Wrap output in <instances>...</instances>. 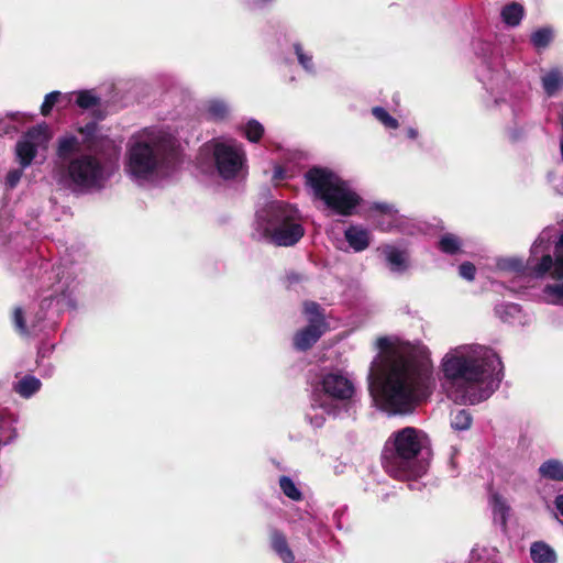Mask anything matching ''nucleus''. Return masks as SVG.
<instances>
[{"instance_id":"9","label":"nucleus","mask_w":563,"mask_h":563,"mask_svg":"<svg viewBox=\"0 0 563 563\" xmlns=\"http://www.w3.org/2000/svg\"><path fill=\"white\" fill-rule=\"evenodd\" d=\"M217 169L224 179L234 178L243 165L244 154L240 150L219 143L213 151Z\"/></svg>"},{"instance_id":"4","label":"nucleus","mask_w":563,"mask_h":563,"mask_svg":"<svg viewBox=\"0 0 563 563\" xmlns=\"http://www.w3.org/2000/svg\"><path fill=\"white\" fill-rule=\"evenodd\" d=\"M422 450L419 431L413 427H405L395 431L385 442L382 452V466L391 477L400 481L417 478L424 473L418 462Z\"/></svg>"},{"instance_id":"8","label":"nucleus","mask_w":563,"mask_h":563,"mask_svg":"<svg viewBox=\"0 0 563 563\" xmlns=\"http://www.w3.org/2000/svg\"><path fill=\"white\" fill-rule=\"evenodd\" d=\"M551 264L552 256L545 254L540 260L533 256H530L527 261L520 257L500 258L497 262V267L500 271L515 273L521 277L539 279L545 276Z\"/></svg>"},{"instance_id":"29","label":"nucleus","mask_w":563,"mask_h":563,"mask_svg":"<svg viewBox=\"0 0 563 563\" xmlns=\"http://www.w3.org/2000/svg\"><path fill=\"white\" fill-rule=\"evenodd\" d=\"M372 113L388 129H397L399 126L397 119L391 117L383 107H374Z\"/></svg>"},{"instance_id":"24","label":"nucleus","mask_w":563,"mask_h":563,"mask_svg":"<svg viewBox=\"0 0 563 563\" xmlns=\"http://www.w3.org/2000/svg\"><path fill=\"white\" fill-rule=\"evenodd\" d=\"M439 250L445 254L454 255L461 252V240L452 234V233H445L442 235L438 243Z\"/></svg>"},{"instance_id":"34","label":"nucleus","mask_w":563,"mask_h":563,"mask_svg":"<svg viewBox=\"0 0 563 563\" xmlns=\"http://www.w3.org/2000/svg\"><path fill=\"white\" fill-rule=\"evenodd\" d=\"M548 273L553 279L563 280V255L556 254L555 260L552 258Z\"/></svg>"},{"instance_id":"12","label":"nucleus","mask_w":563,"mask_h":563,"mask_svg":"<svg viewBox=\"0 0 563 563\" xmlns=\"http://www.w3.org/2000/svg\"><path fill=\"white\" fill-rule=\"evenodd\" d=\"M269 544L275 554L284 563L295 562V554L288 544V540L284 531L272 528L269 530Z\"/></svg>"},{"instance_id":"27","label":"nucleus","mask_w":563,"mask_h":563,"mask_svg":"<svg viewBox=\"0 0 563 563\" xmlns=\"http://www.w3.org/2000/svg\"><path fill=\"white\" fill-rule=\"evenodd\" d=\"M473 418L470 411L466 409L457 410L451 420V427L457 431L468 430L472 426Z\"/></svg>"},{"instance_id":"2","label":"nucleus","mask_w":563,"mask_h":563,"mask_svg":"<svg viewBox=\"0 0 563 563\" xmlns=\"http://www.w3.org/2000/svg\"><path fill=\"white\" fill-rule=\"evenodd\" d=\"M81 139L68 133L57 140L56 156L62 162L60 178L73 192L100 189L107 179L106 167L96 156L102 136L96 121L76 129Z\"/></svg>"},{"instance_id":"39","label":"nucleus","mask_w":563,"mask_h":563,"mask_svg":"<svg viewBox=\"0 0 563 563\" xmlns=\"http://www.w3.org/2000/svg\"><path fill=\"white\" fill-rule=\"evenodd\" d=\"M373 209L384 214H388L391 212V206H389L388 203H375Z\"/></svg>"},{"instance_id":"22","label":"nucleus","mask_w":563,"mask_h":563,"mask_svg":"<svg viewBox=\"0 0 563 563\" xmlns=\"http://www.w3.org/2000/svg\"><path fill=\"white\" fill-rule=\"evenodd\" d=\"M42 384L38 378L32 375H26L18 382L14 390L22 397L29 398L40 390Z\"/></svg>"},{"instance_id":"36","label":"nucleus","mask_w":563,"mask_h":563,"mask_svg":"<svg viewBox=\"0 0 563 563\" xmlns=\"http://www.w3.org/2000/svg\"><path fill=\"white\" fill-rule=\"evenodd\" d=\"M459 274L461 277L468 282H473L476 275V267L472 262H463L459 266Z\"/></svg>"},{"instance_id":"40","label":"nucleus","mask_w":563,"mask_h":563,"mask_svg":"<svg viewBox=\"0 0 563 563\" xmlns=\"http://www.w3.org/2000/svg\"><path fill=\"white\" fill-rule=\"evenodd\" d=\"M555 506L558 508V510L560 511V514L563 516V494L562 495H559L556 496L555 498Z\"/></svg>"},{"instance_id":"38","label":"nucleus","mask_w":563,"mask_h":563,"mask_svg":"<svg viewBox=\"0 0 563 563\" xmlns=\"http://www.w3.org/2000/svg\"><path fill=\"white\" fill-rule=\"evenodd\" d=\"M22 172L19 169H12L7 174L5 184L10 188H14L20 181Z\"/></svg>"},{"instance_id":"5","label":"nucleus","mask_w":563,"mask_h":563,"mask_svg":"<svg viewBox=\"0 0 563 563\" xmlns=\"http://www.w3.org/2000/svg\"><path fill=\"white\" fill-rule=\"evenodd\" d=\"M305 179L316 198L322 200L335 214L350 217L362 201L347 181L327 167H311L306 172Z\"/></svg>"},{"instance_id":"7","label":"nucleus","mask_w":563,"mask_h":563,"mask_svg":"<svg viewBox=\"0 0 563 563\" xmlns=\"http://www.w3.org/2000/svg\"><path fill=\"white\" fill-rule=\"evenodd\" d=\"M163 145L139 141L128 152V170L137 178H145L154 173L163 162Z\"/></svg>"},{"instance_id":"3","label":"nucleus","mask_w":563,"mask_h":563,"mask_svg":"<svg viewBox=\"0 0 563 563\" xmlns=\"http://www.w3.org/2000/svg\"><path fill=\"white\" fill-rule=\"evenodd\" d=\"M441 366L446 380L465 389L462 401L472 405L482 401L484 397L476 391L470 393V389L489 378L498 383L503 379V363L493 350H485L478 356L448 353Z\"/></svg>"},{"instance_id":"17","label":"nucleus","mask_w":563,"mask_h":563,"mask_svg":"<svg viewBox=\"0 0 563 563\" xmlns=\"http://www.w3.org/2000/svg\"><path fill=\"white\" fill-rule=\"evenodd\" d=\"M530 555L534 563H554L556 561L554 550L544 542L532 543Z\"/></svg>"},{"instance_id":"25","label":"nucleus","mask_w":563,"mask_h":563,"mask_svg":"<svg viewBox=\"0 0 563 563\" xmlns=\"http://www.w3.org/2000/svg\"><path fill=\"white\" fill-rule=\"evenodd\" d=\"M76 104L84 110H88L99 107L101 99L91 90H80L77 92Z\"/></svg>"},{"instance_id":"31","label":"nucleus","mask_w":563,"mask_h":563,"mask_svg":"<svg viewBox=\"0 0 563 563\" xmlns=\"http://www.w3.org/2000/svg\"><path fill=\"white\" fill-rule=\"evenodd\" d=\"M208 114L216 121L223 120L229 114L227 104L222 101H211L208 106Z\"/></svg>"},{"instance_id":"35","label":"nucleus","mask_w":563,"mask_h":563,"mask_svg":"<svg viewBox=\"0 0 563 563\" xmlns=\"http://www.w3.org/2000/svg\"><path fill=\"white\" fill-rule=\"evenodd\" d=\"M294 51H295V54L297 55V58H298V62L300 63V65L305 69L310 70L313 67L312 57L307 55L303 52L301 44L295 43Z\"/></svg>"},{"instance_id":"28","label":"nucleus","mask_w":563,"mask_h":563,"mask_svg":"<svg viewBox=\"0 0 563 563\" xmlns=\"http://www.w3.org/2000/svg\"><path fill=\"white\" fill-rule=\"evenodd\" d=\"M245 137L252 142L257 143L264 135V126L257 120H250L244 128Z\"/></svg>"},{"instance_id":"13","label":"nucleus","mask_w":563,"mask_h":563,"mask_svg":"<svg viewBox=\"0 0 563 563\" xmlns=\"http://www.w3.org/2000/svg\"><path fill=\"white\" fill-rule=\"evenodd\" d=\"M344 238L355 252H362L371 244V232L361 225H350L344 231Z\"/></svg>"},{"instance_id":"37","label":"nucleus","mask_w":563,"mask_h":563,"mask_svg":"<svg viewBox=\"0 0 563 563\" xmlns=\"http://www.w3.org/2000/svg\"><path fill=\"white\" fill-rule=\"evenodd\" d=\"M544 292L549 296H552L553 302L559 303L563 301V283L547 285L544 288Z\"/></svg>"},{"instance_id":"26","label":"nucleus","mask_w":563,"mask_h":563,"mask_svg":"<svg viewBox=\"0 0 563 563\" xmlns=\"http://www.w3.org/2000/svg\"><path fill=\"white\" fill-rule=\"evenodd\" d=\"M279 487L284 495L290 498L291 500L300 501L302 499V493L299 490V488L296 486V484L290 477L286 475L280 476Z\"/></svg>"},{"instance_id":"33","label":"nucleus","mask_w":563,"mask_h":563,"mask_svg":"<svg viewBox=\"0 0 563 563\" xmlns=\"http://www.w3.org/2000/svg\"><path fill=\"white\" fill-rule=\"evenodd\" d=\"M62 98V93L59 91H52L47 93L44 98V101L41 106V113L44 117L51 114L53 108L59 102Z\"/></svg>"},{"instance_id":"11","label":"nucleus","mask_w":563,"mask_h":563,"mask_svg":"<svg viewBox=\"0 0 563 563\" xmlns=\"http://www.w3.org/2000/svg\"><path fill=\"white\" fill-rule=\"evenodd\" d=\"M327 329L319 328L314 324H307L305 328L298 330L292 338L294 349L299 352L310 350L325 333Z\"/></svg>"},{"instance_id":"41","label":"nucleus","mask_w":563,"mask_h":563,"mask_svg":"<svg viewBox=\"0 0 563 563\" xmlns=\"http://www.w3.org/2000/svg\"><path fill=\"white\" fill-rule=\"evenodd\" d=\"M93 117L97 120H103L106 118V113L102 110H95L93 111Z\"/></svg>"},{"instance_id":"44","label":"nucleus","mask_w":563,"mask_h":563,"mask_svg":"<svg viewBox=\"0 0 563 563\" xmlns=\"http://www.w3.org/2000/svg\"><path fill=\"white\" fill-rule=\"evenodd\" d=\"M292 280H299V277L298 276L292 277Z\"/></svg>"},{"instance_id":"19","label":"nucleus","mask_w":563,"mask_h":563,"mask_svg":"<svg viewBox=\"0 0 563 563\" xmlns=\"http://www.w3.org/2000/svg\"><path fill=\"white\" fill-rule=\"evenodd\" d=\"M542 87L548 97L554 96L563 88V74L553 68L542 77Z\"/></svg>"},{"instance_id":"20","label":"nucleus","mask_w":563,"mask_h":563,"mask_svg":"<svg viewBox=\"0 0 563 563\" xmlns=\"http://www.w3.org/2000/svg\"><path fill=\"white\" fill-rule=\"evenodd\" d=\"M15 151L22 167L31 165L37 154L36 144H33L31 141H26L25 139L16 143Z\"/></svg>"},{"instance_id":"23","label":"nucleus","mask_w":563,"mask_h":563,"mask_svg":"<svg viewBox=\"0 0 563 563\" xmlns=\"http://www.w3.org/2000/svg\"><path fill=\"white\" fill-rule=\"evenodd\" d=\"M554 38L553 29L550 26L540 27L534 31L530 36L531 44L537 48L548 47Z\"/></svg>"},{"instance_id":"18","label":"nucleus","mask_w":563,"mask_h":563,"mask_svg":"<svg viewBox=\"0 0 563 563\" xmlns=\"http://www.w3.org/2000/svg\"><path fill=\"white\" fill-rule=\"evenodd\" d=\"M539 474L550 481L563 482V463L555 459L547 460L540 465Z\"/></svg>"},{"instance_id":"32","label":"nucleus","mask_w":563,"mask_h":563,"mask_svg":"<svg viewBox=\"0 0 563 563\" xmlns=\"http://www.w3.org/2000/svg\"><path fill=\"white\" fill-rule=\"evenodd\" d=\"M12 322L14 324L15 330L22 334L27 335L30 334L29 328L26 325L24 311L21 307H15L12 314Z\"/></svg>"},{"instance_id":"15","label":"nucleus","mask_w":563,"mask_h":563,"mask_svg":"<svg viewBox=\"0 0 563 563\" xmlns=\"http://www.w3.org/2000/svg\"><path fill=\"white\" fill-rule=\"evenodd\" d=\"M303 313L307 316L308 324H314L328 330V323L321 306L316 301H306L303 303Z\"/></svg>"},{"instance_id":"10","label":"nucleus","mask_w":563,"mask_h":563,"mask_svg":"<svg viewBox=\"0 0 563 563\" xmlns=\"http://www.w3.org/2000/svg\"><path fill=\"white\" fill-rule=\"evenodd\" d=\"M321 385L325 395L338 400H347L354 393L352 382L340 374L324 375Z\"/></svg>"},{"instance_id":"43","label":"nucleus","mask_w":563,"mask_h":563,"mask_svg":"<svg viewBox=\"0 0 563 563\" xmlns=\"http://www.w3.org/2000/svg\"><path fill=\"white\" fill-rule=\"evenodd\" d=\"M407 135H408L410 139H416V137H417V135H418V132H417L415 129L410 128V129H408V131H407Z\"/></svg>"},{"instance_id":"1","label":"nucleus","mask_w":563,"mask_h":563,"mask_svg":"<svg viewBox=\"0 0 563 563\" xmlns=\"http://www.w3.org/2000/svg\"><path fill=\"white\" fill-rule=\"evenodd\" d=\"M382 351L380 363L374 365L380 379L379 396L384 407L394 413H408L428 395L430 372L420 363L409 345H394L387 336L376 341Z\"/></svg>"},{"instance_id":"21","label":"nucleus","mask_w":563,"mask_h":563,"mask_svg":"<svg viewBox=\"0 0 563 563\" xmlns=\"http://www.w3.org/2000/svg\"><path fill=\"white\" fill-rule=\"evenodd\" d=\"M24 139L36 144V147L45 145L51 139L49 128L46 123L32 126L25 132Z\"/></svg>"},{"instance_id":"6","label":"nucleus","mask_w":563,"mask_h":563,"mask_svg":"<svg viewBox=\"0 0 563 563\" xmlns=\"http://www.w3.org/2000/svg\"><path fill=\"white\" fill-rule=\"evenodd\" d=\"M263 236L276 246H294L305 235L298 209L285 201H273L257 211Z\"/></svg>"},{"instance_id":"42","label":"nucleus","mask_w":563,"mask_h":563,"mask_svg":"<svg viewBox=\"0 0 563 563\" xmlns=\"http://www.w3.org/2000/svg\"><path fill=\"white\" fill-rule=\"evenodd\" d=\"M560 249H563V232L561 233L558 242L555 243V250L556 252L560 250Z\"/></svg>"},{"instance_id":"14","label":"nucleus","mask_w":563,"mask_h":563,"mask_svg":"<svg viewBox=\"0 0 563 563\" xmlns=\"http://www.w3.org/2000/svg\"><path fill=\"white\" fill-rule=\"evenodd\" d=\"M383 253L393 272L402 273L408 268L409 254L406 250H400L393 245H384Z\"/></svg>"},{"instance_id":"30","label":"nucleus","mask_w":563,"mask_h":563,"mask_svg":"<svg viewBox=\"0 0 563 563\" xmlns=\"http://www.w3.org/2000/svg\"><path fill=\"white\" fill-rule=\"evenodd\" d=\"M16 438V430L12 422L0 419V445L9 444Z\"/></svg>"},{"instance_id":"16","label":"nucleus","mask_w":563,"mask_h":563,"mask_svg":"<svg viewBox=\"0 0 563 563\" xmlns=\"http://www.w3.org/2000/svg\"><path fill=\"white\" fill-rule=\"evenodd\" d=\"M500 15L505 24L514 27L520 24L525 15V8L518 2H511L501 9Z\"/></svg>"}]
</instances>
